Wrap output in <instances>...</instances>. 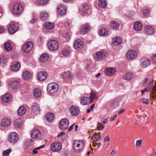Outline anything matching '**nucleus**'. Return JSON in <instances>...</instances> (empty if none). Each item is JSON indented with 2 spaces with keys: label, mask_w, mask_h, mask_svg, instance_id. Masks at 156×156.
Listing matches in <instances>:
<instances>
[{
  "label": "nucleus",
  "mask_w": 156,
  "mask_h": 156,
  "mask_svg": "<svg viewBox=\"0 0 156 156\" xmlns=\"http://www.w3.org/2000/svg\"><path fill=\"white\" fill-rule=\"evenodd\" d=\"M88 9L87 6V5H84L81 9V11L84 12L86 11Z\"/></svg>",
  "instance_id": "54"
},
{
  "label": "nucleus",
  "mask_w": 156,
  "mask_h": 156,
  "mask_svg": "<svg viewBox=\"0 0 156 156\" xmlns=\"http://www.w3.org/2000/svg\"><path fill=\"white\" fill-rule=\"evenodd\" d=\"M98 34L101 36H107L108 34V30L107 29L102 28L99 31Z\"/></svg>",
  "instance_id": "31"
},
{
  "label": "nucleus",
  "mask_w": 156,
  "mask_h": 156,
  "mask_svg": "<svg viewBox=\"0 0 156 156\" xmlns=\"http://www.w3.org/2000/svg\"><path fill=\"white\" fill-rule=\"evenodd\" d=\"M65 134V133L64 132H62L59 133L57 137H59L62 135H64Z\"/></svg>",
  "instance_id": "59"
},
{
  "label": "nucleus",
  "mask_w": 156,
  "mask_h": 156,
  "mask_svg": "<svg viewBox=\"0 0 156 156\" xmlns=\"http://www.w3.org/2000/svg\"><path fill=\"white\" fill-rule=\"evenodd\" d=\"M14 126L16 127H20L22 125V121L20 119H16L14 122Z\"/></svg>",
  "instance_id": "41"
},
{
  "label": "nucleus",
  "mask_w": 156,
  "mask_h": 156,
  "mask_svg": "<svg viewBox=\"0 0 156 156\" xmlns=\"http://www.w3.org/2000/svg\"><path fill=\"white\" fill-rule=\"evenodd\" d=\"M142 140H139L136 141V146H138L139 147H140L141 145Z\"/></svg>",
  "instance_id": "53"
},
{
  "label": "nucleus",
  "mask_w": 156,
  "mask_h": 156,
  "mask_svg": "<svg viewBox=\"0 0 156 156\" xmlns=\"http://www.w3.org/2000/svg\"><path fill=\"white\" fill-rule=\"evenodd\" d=\"M58 86L57 83L55 82L49 83L47 87V91L50 94H53L57 92Z\"/></svg>",
  "instance_id": "2"
},
{
  "label": "nucleus",
  "mask_w": 156,
  "mask_h": 156,
  "mask_svg": "<svg viewBox=\"0 0 156 156\" xmlns=\"http://www.w3.org/2000/svg\"><path fill=\"white\" fill-rule=\"evenodd\" d=\"M62 145L59 142H56L52 144L51 145V150L53 151H57L61 149Z\"/></svg>",
  "instance_id": "11"
},
{
  "label": "nucleus",
  "mask_w": 156,
  "mask_h": 156,
  "mask_svg": "<svg viewBox=\"0 0 156 156\" xmlns=\"http://www.w3.org/2000/svg\"><path fill=\"white\" fill-rule=\"evenodd\" d=\"M140 101H141L143 104H144L147 105L149 103L148 100L147 99L144 98H142L140 100Z\"/></svg>",
  "instance_id": "50"
},
{
  "label": "nucleus",
  "mask_w": 156,
  "mask_h": 156,
  "mask_svg": "<svg viewBox=\"0 0 156 156\" xmlns=\"http://www.w3.org/2000/svg\"><path fill=\"white\" fill-rule=\"evenodd\" d=\"M133 75L131 73L127 72L125 73L123 76L124 79L127 80H131L133 78Z\"/></svg>",
  "instance_id": "27"
},
{
  "label": "nucleus",
  "mask_w": 156,
  "mask_h": 156,
  "mask_svg": "<svg viewBox=\"0 0 156 156\" xmlns=\"http://www.w3.org/2000/svg\"><path fill=\"white\" fill-rule=\"evenodd\" d=\"M143 12L144 15L146 16H147V15L149 13V11L147 9H144L143 11Z\"/></svg>",
  "instance_id": "55"
},
{
  "label": "nucleus",
  "mask_w": 156,
  "mask_h": 156,
  "mask_svg": "<svg viewBox=\"0 0 156 156\" xmlns=\"http://www.w3.org/2000/svg\"><path fill=\"white\" fill-rule=\"evenodd\" d=\"M2 60L3 61L4 64H5L7 62L8 59L6 56H3L2 58Z\"/></svg>",
  "instance_id": "56"
},
{
  "label": "nucleus",
  "mask_w": 156,
  "mask_h": 156,
  "mask_svg": "<svg viewBox=\"0 0 156 156\" xmlns=\"http://www.w3.org/2000/svg\"><path fill=\"white\" fill-rule=\"evenodd\" d=\"M19 84L17 81H13L9 83V87L12 89H16L19 87Z\"/></svg>",
  "instance_id": "29"
},
{
  "label": "nucleus",
  "mask_w": 156,
  "mask_h": 156,
  "mask_svg": "<svg viewBox=\"0 0 156 156\" xmlns=\"http://www.w3.org/2000/svg\"><path fill=\"white\" fill-rule=\"evenodd\" d=\"M141 66L143 68L147 67L150 64V60L149 58L147 57L143 58L140 61Z\"/></svg>",
  "instance_id": "10"
},
{
  "label": "nucleus",
  "mask_w": 156,
  "mask_h": 156,
  "mask_svg": "<svg viewBox=\"0 0 156 156\" xmlns=\"http://www.w3.org/2000/svg\"><path fill=\"white\" fill-rule=\"evenodd\" d=\"M11 99L10 95L9 93L5 94L2 98V100L4 102H7L10 101Z\"/></svg>",
  "instance_id": "33"
},
{
  "label": "nucleus",
  "mask_w": 156,
  "mask_h": 156,
  "mask_svg": "<svg viewBox=\"0 0 156 156\" xmlns=\"http://www.w3.org/2000/svg\"><path fill=\"white\" fill-rule=\"evenodd\" d=\"M48 17L47 13L44 12H42L40 15V19L42 21L47 20L48 18Z\"/></svg>",
  "instance_id": "39"
},
{
  "label": "nucleus",
  "mask_w": 156,
  "mask_h": 156,
  "mask_svg": "<svg viewBox=\"0 0 156 156\" xmlns=\"http://www.w3.org/2000/svg\"><path fill=\"white\" fill-rule=\"evenodd\" d=\"M145 33L147 35H151L154 32V29L150 25H146L144 28Z\"/></svg>",
  "instance_id": "16"
},
{
  "label": "nucleus",
  "mask_w": 156,
  "mask_h": 156,
  "mask_svg": "<svg viewBox=\"0 0 156 156\" xmlns=\"http://www.w3.org/2000/svg\"><path fill=\"white\" fill-rule=\"evenodd\" d=\"M97 129L99 131H101L104 128V127L102 124L100 122L98 123V125L97 127Z\"/></svg>",
  "instance_id": "46"
},
{
  "label": "nucleus",
  "mask_w": 156,
  "mask_h": 156,
  "mask_svg": "<svg viewBox=\"0 0 156 156\" xmlns=\"http://www.w3.org/2000/svg\"><path fill=\"white\" fill-rule=\"evenodd\" d=\"M101 137V136L98 134H96L93 136L92 138L94 140H98L100 139Z\"/></svg>",
  "instance_id": "49"
},
{
  "label": "nucleus",
  "mask_w": 156,
  "mask_h": 156,
  "mask_svg": "<svg viewBox=\"0 0 156 156\" xmlns=\"http://www.w3.org/2000/svg\"><path fill=\"white\" fill-rule=\"evenodd\" d=\"M20 67V63L17 62L14 63L13 65H12L10 67V69L13 71H17L19 69Z\"/></svg>",
  "instance_id": "23"
},
{
  "label": "nucleus",
  "mask_w": 156,
  "mask_h": 156,
  "mask_svg": "<svg viewBox=\"0 0 156 156\" xmlns=\"http://www.w3.org/2000/svg\"><path fill=\"white\" fill-rule=\"evenodd\" d=\"M48 47L49 49L51 51L57 50L58 48V42L55 40H52L48 43Z\"/></svg>",
  "instance_id": "4"
},
{
  "label": "nucleus",
  "mask_w": 156,
  "mask_h": 156,
  "mask_svg": "<svg viewBox=\"0 0 156 156\" xmlns=\"http://www.w3.org/2000/svg\"><path fill=\"white\" fill-rule=\"evenodd\" d=\"M55 25L53 23L49 22H47L44 24L45 28L48 30H51L54 28Z\"/></svg>",
  "instance_id": "37"
},
{
  "label": "nucleus",
  "mask_w": 156,
  "mask_h": 156,
  "mask_svg": "<svg viewBox=\"0 0 156 156\" xmlns=\"http://www.w3.org/2000/svg\"><path fill=\"white\" fill-rule=\"evenodd\" d=\"M44 145H42L40 147H38L36 148H34L33 149V153L34 154H37L38 153V151H37V150H39L40 149H41L42 147H44Z\"/></svg>",
  "instance_id": "51"
},
{
  "label": "nucleus",
  "mask_w": 156,
  "mask_h": 156,
  "mask_svg": "<svg viewBox=\"0 0 156 156\" xmlns=\"http://www.w3.org/2000/svg\"><path fill=\"white\" fill-rule=\"evenodd\" d=\"M31 135L33 138L36 139L40 136L41 133L38 130L35 129L31 131Z\"/></svg>",
  "instance_id": "19"
},
{
  "label": "nucleus",
  "mask_w": 156,
  "mask_h": 156,
  "mask_svg": "<svg viewBox=\"0 0 156 156\" xmlns=\"http://www.w3.org/2000/svg\"><path fill=\"white\" fill-rule=\"evenodd\" d=\"M101 122L104 124H105L108 122V120L107 119H104V118L100 119Z\"/></svg>",
  "instance_id": "57"
},
{
  "label": "nucleus",
  "mask_w": 156,
  "mask_h": 156,
  "mask_svg": "<svg viewBox=\"0 0 156 156\" xmlns=\"http://www.w3.org/2000/svg\"><path fill=\"white\" fill-rule=\"evenodd\" d=\"M116 72L115 69L113 68H109L106 69L105 73L108 76H112Z\"/></svg>",
  "instance_id": "22"
},
{
  "label": "nucleus",
  "mask_w": 156,
  "mask_h": 156,
  "mask_svg": "<svg viewBox=\"0 0 156 156\" xmlns=\"http://www.w3.org/2000/svg\"><path fill=\"white\" fill-rule=\"evenodd\" d=\"M69 124V121L67 119L65 118L62 119L60 121L59 128L60 129L64 130L68 128Z\"/></svg>",
  "instance_id": "6"
},
{
  "label": "nucleus",
  "mask_w": 156,
  "mask_h": 156,
  "mask_svg": "<svg viewBox=\"0 0 156 156\" xmlns=\"http://www.w3.org/2000/svg\"><path fill=\"white\" fill-rule=\"evenodd\" d=\"M83 42L80 39H78L75 41L74 47L75 49L79 50L83 48Z\"/></svg>",
  "instance_id": "8"
},
{
  "label": "nucleus",
  "mask_w": 156,
  "mask_h": 156,
  "mask_svg": "<svg viewBox=\"0 0 156 156\" xmlns=\"http://www.w3.org/2000/svg\"><path fill=\"white\" fill-rule=\"evenodd\" d=\"M97 94L96 93L93 91H91L90 94L89 98L90 103H92L95 99L97 98Z\"/></svg>",
  "instance_id": "40"
},
{
  "label": "nucleus",
  "mask_w": 156,
  "mask_h": 156,
  "mask_svg": "<svg viewBox=\"0 0 156 156\" xmlns=\"http://www.w3.org/2000/svg\"><path fill=\"white\" fill-rule=\"evenodd\" d=\"M98 3L99 5L101 8L104 9L107 6L106 2L105 0H99Z\"/></svg>",
  "instance_id": "43"
},
{
  "label": "nucleus",
  "mask_w": 156,
  "mask_h": 156,
  "mask_svg": "<svg viewBox=\"0 0 156 156\" xmlns=\"http://www.w3.org/2000/svg\"><path fill=\"white\" fill-rule=\"evenodd\" d=\"M122 42V40L120 37H115L113 39L112 43L115 45H119L121 44Z\"/></svg>",
  "instance_id": "21"
},
{
  "label": "nucleus",
  "mask_w": 156,
  "mask_h": 156,
  "mask_svg": "<svg viewBox=\"0 0 156 156\" xmlns=\"http://www.w3.org/2000/svg\"><path fill=\"white\" fill-rule=\"evenodd\" d=\"M89 27L87 25L84 26L81 29L80 33L82 34H84L87 33L89 30Z\"/></svg>",
  "instance_id": "42"
},
{
  "label": "nucleus",
  "mask_w": 156,
  "mask_h": 156,
  "mask_svg": "<svg viewBox=\"0 0 156 156\" xmlns=\"http://www.w3.org/2000/svg\"><path fill=\"white\" fill-rule=\"evenodd\" d=\"M11 123L10 120L8 118H5L3 119L1 122V125L4 127H6L8 126Z\"/></svg>",
  "instance_id": "20"
},
{
  "label": "nucleus",
  "mask_w": 156,
  "mask_h": 156,
  "mask_svg": "<svg viewBox=\"0 0 156 156\" xmlns=\"http://www.w3.org/2000/svg\"><path fill=\"white\" fill-rule=\"evenodd\" d=\"M148 78H145L141 82L142 83L144 84L147 81Z\"/></svg>",
  "instance_id": "61"
},
{
  "label": "nucleus",
  "mask_w": 156,
  "mask_h": 156,
  "mask_svg": "<svg viewBox=\"0 0 156 156\" xmlns=\"http://www.w3.org/2000/svg\"><path fill=\"white\" fill-rule=\"evenodd\" d=\"M74 124L72 125L68 128V131H70L72 130L73 129V127L74 126Z\"/></svg>",
  "instance_id": "63"
},
{
  "label": "nucleus",
  "mask_w": 156,
  "mask_h": 156,
  "mask_svg": "<svg viewBox=\"0 0 156 156\" xmlns=\"http://www.w3.org/2000/svg\"><path fill=\"white\" fill-rule=\"evenodd\" d=\"M136 56V52L134 50H130L127 52L126 54V57L129 60H132L135 58Z\"/></svg>",
  "instance_id": "12"
},
{
  "label": "nucleus",
  "mask_w": 156,
  "mask_h": 156,
  "mask_svg": "<svg viewBox=\"0 0 156 156\" xmlns=\"http://www.w3.org/2000/svg\"><path fill=\"white\" fill-rule=\"evenodd\" d=\"M69 110L71 115L74 116H77L80 113V110L78 108L74 106H70Z\"/></svg>",
  "instance_id": "7"
},
{
  "label": "nucleus",
  "mask_w": 156,
  "mask_h": 156,
  "mask_svg": "<svg viewBox=\"0 0 156 156\" xmlns=\"http://www.w3.org/2000/svg\"><path fill=\"white\" fill-rule=\"evenodd\" d=\"M11 149H8L4 151L2 153L3 156H9L10 153L11 152Z\"/></svg>",
  "instance_id": "47"
},
{
  "label": "nucleus",
  "mask_w": 156,
  "mask_h": 156,
  "mask_svg": "<svg viewBox=\"0 0 156 156\" xmlns=\"http://www.w3.org/2000/svg\"><path fill=\"white\" fill-rule=\"evenodd\" d=\"M33 47V44L31 42H28L24 44L23 47V51L26 53H29Z\"/></svg>",
  "instance_id": "9"
},
{
  "label": "nucleus",
  "mask_w": 156,
  "mask_h": 156,
  "mask_svg": "<svg viewBox=\"0 0 156 156\" xmlns=\"http://www.w3.org/2000/svg\"><path fill=\"white\" fill-rule=\"evenodd\" d=\"M105 53L102 51H98L94 55L95 59L97 61H101L105 58Z\"/></svg>",
  "instance_id": "14"
},
{
  "label": "nucleus",
  "mask_w": 156,
  "mask_h": 156,
  "mask_svg": "<svg viewBox=\"0 0 156 156\" xmlns=\"http://www.w3.org/2000/svg\"><path fill=\"white\" fill-rule=\"evenodd\" d=\"M115 154V152L114 150H112L110 152L111 156H113Z\"/></svg>",
  "instance_id": "64"
},
{
  "label": "nucleus",
  "mask_w": 156,
  "mask_h": 156,
  "mask_svg": "<svg viewBox=\"0 0 156 156\" xmlns=\"http://www.w3.org/2000/svg\"><path fill=\"white\" fill-rule=\"evenodd\" d=\"M33 94L35 98H39L41 96V93L39 88H36L34 90Z\"/></svg>",
  "instance_id": "35"
},
{
  "label": "nucleus",
  "mask_w": 156,
  "mask_h": 156,
  "mask_svg": "<svg viewBox=\"0 0 156 156\" xmlns=\"http://www.w3.org/2000/svg\"><path fill=\"white\" fill-rule=\"evenodd\" d=\"M8 30L11 34H13L18 30L17 26L14 23L11 24L8 27Z\"/></svg>",
  "instance_id": "13"
},
{
  "label": "nucleus",
  "mask_w": 156,
  "mask_h": 156,
  "mask_svg": "<svg viewBox=\"0 0 156 156\" xmlns=\"http://www.w3.org/2000/svg\"><path fill=\"white\" fill-rule=\"evenodd\" d=\"M23 77L25 80H29L31 77V75L29 72L27 71L23 73Z\"/></svg>",
  "instance_id": "36"
},
{
  "label": "nucleus",
  "mask_w": 156,
  "mask_h": 156,
  "mask_svg": "<svg viewBox=\"0 0 156 156\" xmlns=\"http://www.w3.org/2000/svg\"><path fill=\"white\" fill-rule=\"evenodd\" d=\"M19 138L18 134L15 132H12L10 133L8 137L9 141L11 144L16 143L18 141Z\"/></svg>",
  "instance_id": "3"
},
{
  "label": "nucleus",
  "mask_w": 156,
  "mask_h": 156,
  "mask_svg": "<svg viewBox=\"0 0 156 156\" xmlns=\"http://www.w3.org/2000/svg\"><path fill=\"white\" fill-rule=\"evenodd\" d=\"M26 112V109L23 106H21L18 109L17 112L20 116L24 115Z\"/></svg>",
  "instance_id": "25"
},
{
  "label": "nucleus",
  "mask_w": 156,
  "mask_h": 156,
  "mask_svg": "<svg viewBox=\"0 0 156 156\" xmlns=\"http://www.w3.org/2000/svg\"><path fill=\"white\" fill-rule=\"evenodd\" d=\"M124 111V109L123 108L121 109L118 112V113L119 114H120L123 112Z\"/></svg>",
  "instance_id": "62"
},
{
  "label": "nucleus",
  "mask_w": 156,
  "mask_h": 156,
  "mask_svg": "<svg viewBox=\"0 0 156 156\" xmlns=\"http://www.w3.org/2000/svg\"><path fill=\"white\" fill-rule=\"evenodd\" d=\"M58 12L61 16H63L66 12V8L63 5H59L57 8Z\"/></svg>",
  "instance_id": "15"
},
{
  "label": "nucleus",
  "mask_w": 156,
  "mask_h": 156,
  "mask_svg": "<svg viewBox=\"0 0 156 156\" xmlns=\"http://www.w3.org/2000/svg\"><path fill=\"white\" fill-rule=\"evenodd\" d=\"M48 0H37L38 4L41 5H44L48 2Z\"/></svg>",
  "instance_id": "48"
},
{
  "label": "nucleus",
  "mask_w": 156,
  "mask_h": 156,
  "mask_svg": "<svg viewBox=\"0 0 156 156\" xmlns=\"http://www.w3.org/2000/svg\"><path fill=\"white\" fill-rule=\"evenodd\" d=\"M49 58V55L48 54L44 53L42 54L40 58V60L41 62H47Z\"/></svg>",
  "instance_id": "26"
},
{
  "label": "nucleus",
  "mask_w": 156,
  "mask_h": 156,
  "mask_svg": "<svg viewBox=\"0 0 156 156\" xmlns=\"http://www.w3.org/2000/svg\"><path fill=\"white\" fill-rule=\"evenodd\" d=\"M153 82L154 80L153 79L150 80L149 85L148 86V88L149 89V90H151V91L154 93H156V85L154 87H152Z\"/></svg>",
  "instance_id": "24"
},
{
  "label": "nucleus",
  "mask_w": 156,
  "mask_h": 156,
  "mask_svg": "<svg viewBox=\"0 0 156 156\" xmlns=\"http://www.w3.org/2000/svg\"><path fill=\"white\" fill-rule=\"evenodd\" d=\"M119 23L115 21H112L110 23V27L114 30L118 29L119 27Z\"/></svg>",
  "instance_id": "32"
},
{
  "label": "nucleus",
  "mask_w": 156,
  "mask_h": 156,
  "mask_svg": "<svg viewBox=\"0 0 156 156\" xmlns=\"http://www.w3.org/2000/svg\"><path fill=\"white\" fill-rule=\"evenodd\" d=\"M134 28L136 31H140L142 28V24L139 22H137L135 23L133 26Z\"/></svg>",
  "instance_id": "30"
},
{
  "label": "nucleus",
  "mask_w": 156,
  "mask_h": 156,
  "mask_svg": "<svg viewBox=\"0 0 156 156\" xmlns=\"http://www.w3.org/2000/svg\"><path fill=\"white\" fill-rule=\"evenodd\" d=\"M47 73L45 72H40L38 73V79L40 81H43L45 80L47 76Z\"/></svg>",
  "instance_id": "18"
},
{
  "label": "nucleus",
  "mask_w": 156,
  "mask_h": 156,
  "mask_svg": "<svg viewBox=\"0 0 156 156\" xmlns=\"http://www.w3.org/2000/svg\"><path fill=\"white\" fill-rule=\"evenodd\" d=\"M152 59L154 63H156V54L154 55Z\"/></svg>",
  "instance_id": "58"
},
{
  "label": "nucleus",
  "mask_w": 156,
  "mask_h": 156,
  "mask_svg": "<svg viewBox=\"0 0 156 156\" xmlns=\"http://www.w3.org/2000/svg\"><path fill=\"white\" fill-rule=\"evenodd\" d=\"M105 142H108L109 141V137L108 136H107L105 138Z\"/></svg>",
  "instance_id": "60"
},
{
  "label": "nucleus",
  "mask_w": 156,
  "mask_h": 156,
  "mask_svg": "<svg viewBox=\"0 0 156 156\" xmlns=\"http://www.w3.org/2000/svg\"><path fill=\"white\" fill-rule=\"evenodd\" d=\"M80 102L81 104L82 105H86L90 103V98L85 96L81 97L80 100Z\"/></svg>",
  "instance_id": "17"
},
{
  "label": "nucleus",
  "mask_w": 156,
  "mask_h": 156,
  "mask_svg": "<svg viewBox=\"0 0 156 156\" xmlns=\"http://www.w3.org/2000/svg\"><path fill=\"white\" fill-rule=\"evenodd\" d=\"M62 77L64 80H67L71 78L73 76L69 71L64 72L62 74Z\"/></svg>",
  "instance_id": "28"
},
{
  "label": "nucleus",
  "mask_w": 156,
  "mask_h": 156,
  "mask_svg": "<svg viewBox=\"0 0 156 156\" xmlns=\"http://www.w3.org/2000/svg\"><path fill=\"white\" fill-rule=\"evenodd\" d=\"M33 140L30 139H28L25 140L24 142V144L27 147H28L30 145L32 144Z\"/></svg>",
  "instance_id": "45"
},
{
  "label": "nucleus",
  "mask_w": 156,
  "mask_h": 156,
  "mask_svg": "<svg viewBox=\"0 0 156 156\" xmlns=\"http://www.w3.org/2000/svg\"><path fill=\"white\" fill-rule=\"evenodd\" d=\"M22 10V7L21 5L19 3L15 4L12 8V12L16 15L20 14Z\"/></svg>",
  "instance_id": "5"
},
{
  "label": "nucleus",
  "mask_w": 156,
  "mask_h": 156,
  "mask_svg": "<svg viewBox=\"0 0 156 156\" xmlns=\"http://www.w3.org/2000/svg\"><path fill=\"white\" fill-rule=\"evenodd\" d=\"M54 115L52 113H48L46 115V120L49 122L52 121L54 119Z\"/></svg>",
  "instance_id": "38"
},
{
  "label": "nucleus",
  "mask_w": 156,
  "mask_h": 156,
  "mask_svg": "<svg viewBox=\"0 0 156 156\" xmlns=\"http://www.w3.org/2000/svg\"><path fill=\"white\" fill-rule=\"evenodd\" d=\"M62 54L65 56L67 55L69 53V51L67 49L64 50L62 52Z\"/></svg>",
  "instance_id": "52"
},
{
  "label": "nucleus",
  "mask_w": 156,
  "mask_h": 156,
  "mask_svg": "<svg viewBox=\"0 0 156 156\" xmlns=\"http://www.w3.org/2000/svg\"><path fill=\"white\" fill-rule=\"evenodd\" d=\"M32 109L35 112H38L39 111V108L37 103H34L32 107Z\"/></svg>",
  "instance_id": "44"
},
{
  "label": "nucleus",
  "mask_w": 156,
  "mask_h": 156,
  "mask_svg": "<svg viewBox=\"0 0 156 156\" xmlns=\"http://www.w3.org/2000/svg\"><path fill=\"white\" fill-rule=\"evenodd\" d=\"M84 144L82 140H75L73 143V147L75 152L78 153L83 148Z\"/></svg>",
  "instance_id": "1"
},
{
  "label": "nucleus",
  "mask_w": 156,
  "mask_h": 156,
  "mask_svg": "<svg viewBox=\"0 0 156 156\" xmlns=\"http://www.w3.org/2000/svg\"><path fill=\"white\" fill-rule=\"evenodd\" d=\"M4 47L5 49L8 51H11L12 49V46L9 42H5L4 44Z\"/></svg>",
  "instance_id": "34"
}]
</instances>
